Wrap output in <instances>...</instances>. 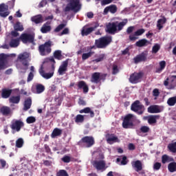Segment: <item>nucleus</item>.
<instances>
[{
    "label": "nucleus",
    "instance_id": "774afa93",
    "mask_svg": "<svg viewBox=\"0 0 176 176\" xmlns=\"http://www.w3.org/2000/svg\"><path fill=\"white\" fill-rule=\"evenodd\" d=\"M34 79V73L30 72L28 76L27 82H31Z\"/></svg>",
    "mask_w": 176,
    "mask_h": 176
},
{
    "label": "nucleus",
    "instance_id": "4d7b16f0",
    "mask_svg": "<svg viewBox=\"0 0 176 176\" xmlns=\"http://www.w3.org/2000/svg\"><path fill=\"white\" fill-rule=\"evenodd\" d=\"M149 130H151V129L149 128V126H142L140 128V131L141 133H149Z\"/></svg>",
    "mask_w": 176,
    "mask_h": 176
},
{
    "label": "nucleus",
    "instance_id": "2f4dec72",
    "mask_svg": "<svg viewBox=\"0 0 176 176\" xmlns=\"http://www.w3.org/2000/svg\"><path fill=\"white\" fill-rule=\"evenodd\" d=\"M80 113H89L90 118H94V111L90 107H85L79 111Z\"/></svg>",
    "mask_w": 176,
    "mask_h": 176
},
{
    "label": "nucleus",
    "instance_id": "f8f14e48",
    "mask_svg": "<svg viewBox=\"0 0 176 176\" xmlns=\"http://www.w3.org/2000/svg\"><path fill=\"white\" fill-rule=\"evenodd\" d=\"M19 39L23 42V43H34L35 36L34 34L23 33L21 34Z\"/></svg>",
    "mask_w": 176,
    "mask_h": 176
},
{
    "label": "nucleus",
    "instance_id": "7ed1b4c3",
    "mask_svg": "<svg viewBox=\"0 0 176 176\" xmlns=\"http://www.w3.org/2000/svg\"><path fill=\"white\" fill-rule=\"evenodd\" d=\"M80 9H82L80 0H70L64 10L65 12H74V13H78V12H80Z\"/></svg>",
    "mask_w": 176,
    "mask_h": 176
},
{
    "label": "nucleus",
    "instance_id": "20e7f679",
    "mask_svg": "<svg viewBox=\"0 0 176 176\" xmlns=\"http://www.w3.org/2000/svg\"><path fill=\"white\" fill-rule=\"evenodd\" d=\"M96 144L93 136H85L79 142L80 146H85V148H91Z\"/></svg>",
    "mask_w": 176,
    "mask_h": 176
},
{
    "label": "nucleus",
    "instance_id": "5fc2aeb1",
    "mask_svg": "<svg viewBox=\"0 0 176 176\" xmlns=\"http://www.w3.org/2000/svg\"><path fill=\"white\" fill-rule=\"evenodd\" d=\"M160 50V45L155 44L154 45V46H153L152 53H154L155 54H156V53H157V52H159Z\"/></svg>",
    "mask_w": 176,
    "mask_h": 176
},
{
    "label": "nucleus",
    "instance_id": "7c9ffc66",
    "mask_svg": "<svg viewBox=\"0 0 176 176\" xmlns=\"http://www.w3.org/2000/svg\"><path fill=\"white\" fill-rule=\"evenodd\" d=\"M171 162H174V158L173 157H170L166 154L162 156V164H166V163H171Z\"/></svg>",
    "mask_w": 176,
    "mask_h": 176
},
{
    "label": "nucleus",
    "instance_id": "a878e982",
    "mask_svg": "<svg viewBox=\"0 0 176 176\" xmlns=\"http://www.w3.org/2000/svg\"><path fill=\"white\" fill-rule=\"evenodd\" d=\"M0 112L3 116H9L12 114V109L8 106H3L0 108Z\"/></svg>",
    "mask_w": 176,
    "mask_h": 176
},
{
    "label": "nucleus",
    "instance_id": "c9c22d12",
    "mask_svg": "<svg viewBox=\"0 0 176 176\" xmlns=\"http://www.w3.org/2000/svg\"><path fill=\"white\" fill-rule=\"evenodd\" d=\"M54 58H56V60H63L64 58V56H63L61 50H56L54 52L53 54Z\"/></svg>",
    "mask_w": 176,
    "mask_h": 176
},
{
    "label": "nucleus",
    "instance_id": "de8ad7c7",
    "mask_svg": "<svg viewBox=\"0 0 176 176\" xmlns=\"http://www.w3.org/2000/svg\"><path fill=\"white\" fill-rule=\"evenodd\" d=\"M23 145H24V140L21 138H19L16 141V148H23Z\"/></svg>",
    "mask_w": 176,
    "mask_h": 176
},
{
    "label": "nucleus",
    "instance_id": "4c0bfd02",
    "mask_svg": "<svg viewBox=\"0 0 176 176\" xmlns=\"http://www.w3.org/2000/svg\"><path fill=\"white\" fill-rule=\"evenodd\" d=\"M20 100H21L20 96H13L9 98V102L10 104H19V102H20Z\"/></svg>",
    "mask_w": 176,
    "mask_h": 176
},
{
    "label": "nucleus",
    "instance_id": "393cba45",
    "mask_svg": "<svg viewBox=\"0 0 176 176\" xmlns=\"http://www.w3.org/2000/svg\"><path fill=\"white\" fill-rule=\"evenodd\" d=\"M150 43L151 42H149V41L146 40V38H142L135 43V46L137 47H145Z\"/></svg>",
    "mask_w": 176,
    "mask_h": 176
},
{
    "label": "nucleus",
    "instance_id": "8fccbe9b",
    "mask_svg": "<svg viewBox=\"0 0 176 176\" xmlns=\"http://www.w3.org/2000/svg\"><path fill=\"white\" fill-rule=\"evenodd\" d=\"M56 176H69V175H68V172H67V170L60 169L56 172Z\"/></svg>",
    "mask_w": 176,
    "mask_h": 176
},
{
    "label": "nucleus",
    "instance_id": "864d4df0",
    "mask_svg": "<svg viewBox=\"0 0 176 176\" xmlns=\"http://www.w3.org/2000/svg\"><path fill=\"white\" fill-rule=\"evenodd\" d=\"M153 168L155 171H159L160 168H162V163L160 162H155L153 166Z\"/></svg>",
    "mask_w": 176,
    "mask_h": 176
},
{
    "label": "nucleus",
    "instance_id": "2eb2a0df",
    "mask_svg": "<svg viewBox=\"0 0 176 176\" xmlns=\"http://www.w3.org/2000/svg\"><path fill=\"white\" fill-rule=\"evenodd\" d=\"M28 58H30V54L27 52L21 54L18 56V60L22 63L24 67H28V65H30L28 63Z\"/></svg>",
    "mask_w": 176,
    "mask_h": 176
},
{
    "label": "nucleus",
    "instance_id": "a211bd4d",
    "mask_svg": "<svg viewBox=\"0 0 176 176\" xmlns=\"http://www.w3.org/2000/svg\"><path fill=\"white\" fill-rule=\"evenodd\" d=\"M164 86H169L168 89L170 90L175 89V78H174V77L167 78L166 80H164Z\"/></svg>",
    "mask_w": 176,
    "mask_h": 176
},
{
    "label": "nucleus",
    "instance_id": "6e6552de",
    "mask_svg": "<svg viewBox=\"0 0 176 176\" xmlns=\"http://www.w3.org/2000/svg\"><path fill=\"white\" fill-rule=\"evenodd\" d=\"M10 129L12 130L13 134L15 132L19 133L22 127H24V122L21 120H13L10 125Z\"/></svg>",
    "mask_w": 176,
    "mask_h": 176
},
{
    "label": "nucleus",
    "instance_id": "bf43d9fd",
    "mask_svg": "<svg viewBox=\"0 0 176 176\" xmlns=\"http://www.w3.org/2000/svg\"><path fill=\"white\" fill-rule=\"evenodd\" d=\"M61 160L64 163H69V162H71V157L65 155L63 157H62Z\"/></svg>",
    "mask_w": 176,
    "mask_h": 176
},
{
    "label": "nucleus",
    "instance_id": "680f3d73",
    "mask_svg": "<svg viewBox=\"0 0 176 176\" xmlns=\"http://www.w3.org/2000/svg\"><path fill=\"white\" fill-rule=\"evenodd\" d=\"M112 1L113 0H102L101 5L102 6H105V5H109V3H112Z\"/></svg>",
    "mask_w": 176,
    "mask_h": 176
},
{
    "label": "nucleus",
    "instance_id": "f704fd0d",
    "mask_svg": "<svg viewBox=\"0 0 176 176\" xmlns=\"http://www.w3.org/2000/svg\"><path fill=\"white\" fill-rule=\"evenodd\" d=\"M160 64V67L156 68L155 69V74H161L163 71V69H164V68H166V62L164 60H162L159 63Z\"/></svg>",
    "mask_w": 176,
    "mask_h": 176
},
{
    "label": "nucleus",
    "instance_id": "49530a36",
    "mask_svg": "<svg viewBox=\"0 0 176 176\" xmlns=\"http://www.w3.org/2000/svg\"><path fill=\"white\" fill-rule=\"evenodd\" d=\"M168 148L173 153H176V142L174 143H170L168 145Z\"/></svg>",
    "mask_w": 176,
    "mask_h": 176
},
{
    "label": "nucleus",
    "instance_id": "423d86ee",
    "mask_svg": "<svg viewBox=\"0 0 176 176\" xmlns=\"http://www.w3.org/2000/svg\"><path fill=\"white\" fill-rule=\"evenodd\" d=\"M38 52L41 56H46L52 53V41H48L44 44L38 46Z\"/></svg>",
    "mask_w": 176,
    "mask_h": 176
},
{
    "label": "nucleus",
    "instance_id": "72a5a7b5",
    "mask_svg": "<svg viewBox=\"0 0 176 176\" xmlns=\"http://www.w3.org/2000/svg\"><path fill=\"white\" fill-rule=\"evenodd\" d=\"M31 105H32V100L28 98L24 102L23 111H28L31 108Z\"/></svg>",
    "mask_w": 176,
    "mask_h": 176
},
{
    "label": "nucleus",
    "instance_id": "0e129e2a",
    "mask_svg": "<svg viewBox=\"0 0 176 176\" xmlns=\"http://www.w3.org/2000/svg\"><path fill=\"white\" fill-rule=\"evenodd\" d=\"M134 28H135V27H134V26L128 27L126 29V34L128 35H130V34H131V32H133V31H134Z\"/></svg>",
    "mask_w": 176,
    "mask_h": 176
},
{
    "label": "nucleus",
    "instance_id": "6ab92c4d",
    "mask_svg": "<svg viewBox=\"0 0 176 176\" xmlns=\"http://www.w3.org/2000/svg\"><path fill=\"white\" fill-rule=\"evenodd\" d=\"M145 32V29H139L136 32H134L133 35H129V41L131 42H134L135 41H137L138 39V37L137 36H141L142 34Z\"/></svg>",
    "mask_w": 176,
    "mask_h": 176
},
{
    "label": "nucleus",
    "instance_id": "c85d7f7f",
    "mask_svg": "<svg viewBox=\"0 0 176 176\" xmlns=\"http://www.w3.org/2000/svg\"><path fill=\"white\" fill-rule=\"evenodd\" d=\"M12 91H13L12 89H9L6 88L3 89L1 91L2 98H9L12 95Z\"/></svg>",
    "mask_w": 176,
    "mask_h": 176
},
{
    "label": "nucleus",
    "instance_id": "aec40b11",
    "mask_svg": "<svg viewBox=\"0 0 176 176\" xmlns=\"http://www.w3.org/2000/svg\"><path fill=\"white\" fill-rule=\"evenodd\" d=\"M160 118L159 115H154V116H144L143 118L144 120H147L148 124H155L157 122V119Z\"/></svg>",
    "mask_w": 176,
    "mask_h": 176
},
{
    "label": "nucleus",
    "instance_id": "f03ea898",
    "mask_svg": "<svg viewBox=\"0 0 176 176\" xmlns=\"http://www.w3.org/2000/svg\"><path fill=\"white\" fill-rule=\"evenodd\" d=\"M112 43V37L111 36H104L95 40V46L97 49H105Z\"/></svg>",
    "mask_w": 176,
    "mask_h": 176
},
{
    "label": "nucleus",
    "instance_id": "9b49d317",
    "mask_svg": "<svg viewBox=\"0 0 176 176\" xmlns=\"http://www.w3.org/2000/svg\"><path fill=\"white\" fill-rule=\"evenodd\" d=\"M98 27H100V23H95L94 27L91 28H87V25H85L81 30L82 36H87V35H90V34L92 33L93 31H95L96 28H98Z\"/></svg>",
    "mask_w": 176,
    "mask_h": 176
},
{
    "label": "nucleus",
    "instance_id": "c756f323",
    "mask_svg": "<svg viewBox=\"0 0 176 176\" xmlns=\"http://www.w3.org/2000/svg\"><path fill=\"white\" fill-rule=\"evenodd\" d=\"M31 20L35 24H41V23H43V17H42V14H38L31 18Z\"/></svg>",
    "mask_w": 176,
    "mask_h": 176
},
{
    "label": "nucleus",
    "instance_id": "3c124183",
    "mask_svg": "<svg viewBox=\"0 0 176 176\" xmlns=\"http://www.w3.org/2000/svg\"><path fill=\"white\" fill-rule=\"evenodd\" d=\"M109 12L110 13H112V14H115L116 12H118V7L116 5H111L109 6Z\"/></svg>",
    "mask_w": 176,
    "mask_h": 176
},
{
    "label": "nucleus",
    "instance_id": "b1692460",
    "mask_svg": "<svg viewBox=\"0 0 176 176\" xmlns=\"http://www.w3.org/2000/svg\"><path fill=\"white\" fill-rule=\"evenodd\" d=\"M78 87L80 90L82 89L83 93H89V86L86 84V82L81 80L78 82Z\"/></svg>",
    "mask_w": 176,
    "mask_h": 176
},
{
    "label": "nucleus",
    "instance_id": "1a4fd4ad",
    "mask_svg": "<svg viewBox=\"0 0 176 176\" xmlns=\"http://www.w3.org/2000/svg\"><path fill=\"white\" fill-rule=\"evenodd\" d=\"M131 110L135 112L138 115H142L144 113V106L141 104L140 100H135L131 106Z\"/></svg>",
    "mask_w": 176,
    "mask_h": 176
},
{
    "label": "nucleus",
    "instance_id": "09e8293b",
    "mask_svg": "<svg viewBox=\"0 0 176 176\" xmlns=\"http://www.w3.org/2000/svg\"><path fill=\"white\" fill-rule=\"evenodd\" d=\"M65 27H67V24L65 23H60V25H58L55 29H54V32H60V31H61V30H64V28H65Z\"/></svg>",
    "mask_w": 176,
    "mask_h": 176
},
{
    "label": "nucleus",
    "instance_id": "4be33fe9",
    "mask_svg": "<svg viewBox=\"0 0 176 176\" xmlns=\"http://www.w3.org/2000/svg\"><path fill=\"white\" fill-rule=\"evenodd\" d=\"M50 21H47L43 25L41 28V32L42 34H47V32H50V31H52V26H50Z\"/></svg>",
    "mask_w": 176,
    "mask_h": 176
},
{
    "label": "nucleus",
    "instance_id": "e2e57ef3",
    "mask_svg": "<svg viewBox=\"0 0 176 176\" xmlns=\"http://www.w3.org/2000/svg\"><path fill=\"white\" fill-rule=\"evenodd\" d=\"M44 149H45L46 153H50V155H52V149H50V147L49 146V145L45 144Z\"/></svg>",
    "mask_w": 176,
    "mask_h": 176
},
{
    "label": "nucleus",
    "instance_id": "c03bdc74",
    "mask_svg": "<svg viewBox=\"0 0 176 176\" xmlns=\"http://www.w3.org/2000/svg\"><path fill=\"white\" fill-rule=\"evenodd\" d=\"M167 104L169 107H174L176 104V96L169 98L167 100Z\"/></svg>",
    "mask_w": 176,
    "mask_h": 176
},
{
    "label": "nucleus",
    "instance_id": "ea45409f",
    "mask_svg": "<svg viewBox=\"0 0 176 176\" xmlns=\"http://www.w3.org/2000/svg\"><path fill=\"white\" fill-rule=\"evenodd\" d=\"M166 21H167V19H166V17H163L162 19H158L157 22V27L158 30H162V28H163L162 24H166Z\"/></svg>",
    "mask_w": 176,
    "mask_h": 176
},
{
    "label": "nucleus",
    "instance_id": "9d476101",
    "mask_svg": "<svg viewBox=\"0 0 176 176\" xmlns=\"http://www.w3.org/2000/svg\"><path fill=\"white\" fill-rule=\"evenodd\" d=\"M133 118H134L133 114H128L125 116L122 122L123 129H133V126H134Z\"/></svg>",
    "mask_w": 176,
    "mask_h": 176
},
{
    "label": "nucleus",
    "instance_id": "ddd939ff",
    "mask_svg": "<svg viewBox=\"0 0 176 176\" xmlns=\"http://www.w3.org/2000/svg\"><path fill=\"white\" fill-rule=\"evenodd\" d=\"M55 69H56V66H54V65H52L50 72L45 73V70H43V67L41 66V67L39 69V74L41 76L44 78V79H50V78H52V76L54 75Z\"/></svg>",
    "mask_w": 176,
    "mask_h": 176
},
{
    "label": "nucleus",
    "instance_id": "6e6d98bb",
    "mask_svg": "<svg viewBox=\"0 0 176 176\" xmlns=\"http://www.w3.org/2000/svg\"><path fill=\"white\" fill-rule=\"evenodd\" d=\"M16 1H10L6 6H8V10L9 9H13L14 8V3Z\"/></svg>",
    "mask_w": 176,
    "mask_h": 176
},
{
    "label": "nucleus",
    "instance_id": "dca6fc26",
    "mask_svg": "<svg viewBox=\"0 0 176 176\" xmlns=\"http://www.w3.org/2000/svg\"><path fill=\"white\" fill-rule=\"evenodd\" d=\"M135 64H138V63H142L148 60V53L142 52L141 54L137 55L134 58Z\"/></svg>",
    "mask_w": 176,
    "mask_h": 176
},
{
    "label": "nucleus",
    "instance_id": "473e14b6",
    "mask_svg": "<svg viewBox=\"0 0 176 176\" xmlns=\"http://www.w3.org/2000/svg\"><path fill=\"white\" fill-rule=\"evenodd\" d=\"M63 134V130L58 129V128H55L52 134L51 137L52 138H56V137H60Z\"/></svg>",
    "mask_w": 176,
    "mask_h": 176
},
{
    "label": "nucleus",
    "instance_id": "4468645a",
    "mask_svg": "<svg viewBox=\"0 0 176 176\" xmlns=\"http://www.w3.org/2000/svg\"><path fill=\"white\" fill-rule=\"evenodd\" d=\"M68 63H69V59H66L62 62L58 69V75L63 76L68 71Z\"/></svg>",
    "mask_w": 176,
    "mask_h": 176
},
{
    "label": "nucleus",
    "instance_id": "bb28decb",
    "mask_svg": "<svg viewBox=\"0 0 176 176\" xmlns=\"http://www.w3.org/2000/svg\"><path fill=\"white\" fill-rule=\"evenodd\" d=\"M147 111L148 113H160L162 111H160V109L159 108V106L157 105H151L149 107H148Z\"/></svg>",
    "mask_w": 176,
    "mask_h": 176
},
{
    "label": "nucleus",
    "instance_id": "13d9d810",
    "mask_svg": "<svg viewBox=\"0 0 176 176\" xmlns=\"http://www.w3.org/2000/svg\"><path fill=\"white\" fill-rule=\"evenodd\" d=\"M54 56H50V58L46 59V62L47 63H52V65H54L55 67V64H56V60H54Z\"/></svg>",
    "mask_w": 176,
    "mask_h": 176
},
{
    "label": "nucleus",
    "instance_id": "a19ab883",
    "mask_svg": "<svg viewBox=\"0 0 176 176\" xmlns=\"http://www.w3.org/2000/svg\"><path fill=\"white\" fill-rule=\"evenodd\" d=\"M14 30L15 31H24V28L21 25V23L19 21H17L14 25Z\"/></svg>",
    "mask_w": 176,
    "mask_h": 176
},
{
    "label": "nucleus",
    "instance_id": "5701e85b",
    "mask_svg": "<svg viewBox=\"0 0 176 176\" xmlns=\"http://www.w3.org/2000/svg\"><path fill=\"white\" fill-rule=\"evenodd\" d=\"M106 140L108 142V144H111V142H119V138L117 136H115V134L111 133H107L106 135Z\"/></svg>",
    "mask_w": 176,
    "mask_h": 176
},
{
    "label": "nucleus",
    "instance_id": "37998d69",
    "mask_svg": "<svg viewBox=\"0 0 176 176\" xmlns=\"http://www.w3.org/2000/svg\"><path fill=\"white\" fill-rule=\"evenodd\" d=\"M36 90L37 94H41V93H43V91H45V86H43V85L41 84H38L36 86Z\"/></svg>",
    "mask_w": 176,
    "mask_h": 176
},
{
    "label": "nucleus",
    "instance_id": "f257e3e1",
    "mask_svg": "<svg viewBox=\"0 0 176 176\" xmlns=\"http://www.w3.org/2000/svg\"><path fill=\"white\" fill-rule=\"evenodd\" d=\"M126 24H127V19H125L124 21L120 23L118 21L109 23V24L107 25V32L111 35H115L116 32L122 31Z\"/></svg>",
    "mask_w": 176,
    "mask_h": 176
},
{
    "label": "nucleus",
    "instance_id": "39448f33",
    "mask_svg": "<svg viewBox=\"0 0 176 176\" xmlns=\"http://www.w3.org/2000/svg\"><path fill=\"white\" fill-rule=\"evenodd\" d=\"M107 76H108L107 74L94 72L91 75V83H95L96 85L98 83H101V81L105 82V80L107 79Z\"/></svg>",
    "mask_w": 176,
    "mask_h": 176
},
{
    "label": "nucleus",
    "instance_id": "338daca9",
    "mask_svg": "<svg viewBox=\"0 0 176 176\" xmlns=\"http://www.w3.org/2000/svg\"><path fill=\"white\" fill-rule=\"evenodd\" d=\"M104 57H105L104 54L100 55V56L98 58L95 59L96 63H100V61H103Z\"/></svg>",
    "mask_w": 176,
    "mask_h": 176
},
{
    "label": "nucleus",
    "instance_id": "603ef678",
    "mask_svg": "<svg viewBox=\"0 0 176 176\" xmlns=\"http://www.w3.org/2000/svg\"><path fill=\"white\" fill-rule=\"evenodd\" d=\"M36 122V118H35V117L34 116L28 117V118L26 119V122L28 124H31L32 123H35Z\"/></svg>",
    "mask_w": 176,
    "mask_h": 176
},
{
    "label": "nucleus",
    "instance_id": "052dcab7",
    "mask_svg": "<svg viewBox=\"0 0 176 176\" xmlns=\"http://www.w3.org/2000/svg\"><path fill=\"white\" fill-rule=\"evenodd\" d=\"M6 10H8V6H6L5 3L0 4V13H2V12H6Z\"/></svg>",
    "mask_w": 176,
    "mask_h": 176
},
{
    "label": "nucleus",
    "instance_id": "58836bf2",
    "mask_svg": "<svg viewBox=\"0 0 176 176\" xmlns=\"http://www.w3.org/2000/svg\"><path fill=\"white\" fill-rule=\"evenodd\" d=\"M20 45V38H12L10 42V47H17Z\"/></svg>",
    "mask_w": 176,
    "mask_h": 176
},
{
    "label": "nucleus",
    "instance_id": "cd10ccee",
    "mask_svg": "<svg viewBox=\"0 0 176 176\" xmlns=\"http://www.w3.org/2000/svg\"><path fill=\"white\" fill-rule=\"evenodd\" d=\"M5 61H6V55L5 54H0V71L6 68Z\"/></svg>",
    "mask_w": 176,
    "mask_h": 176
},
{
    "label": "nucleus",
    "instance_id": "0eeeda50",
    "mask_svg": "<svg viewBox=\"0 0 176 176\" xmlns=\"http://www.w3.org/2000/svg\"><path fill=\"white\" fill-rule=\"evenodd\" d=\"M144 78V72H134L130 75L129 82L130 83H133V85H137V83H140L141 82V79Z\"/></svg>",
    "mask_w": 176,
    "mask_h": 176
},
{
    "label": "nucleus",
    "instance_id": "a18cd8bd",
    "mask_svg": "<svg viewBox=\"0 0 176 176\" xmlns=\"http://www.w3.org/2000/svg\"><path fill=\"white\" fill-rule=\"evenodd\" d=\"M76 123H83L85 122V116L80 114H78L75 118Z\"/></svg>",
    "mask_w": 176,
    "mask_h": 176
},
{
    "label": "nucleus",
    "instance_id": "f3484780",
    "mask_svg": "<svg viewBox=\"0 0 176 176\" xmlns=\"http://www.w3.org/2000/svg\"><path fill=\"white\" fill-rule=\"evenodd\" d=\"M93 166L98 171H100L101 170H104L107 168V167H105V166H107V164H105V161H104V160L94 161Z\"/></svg>",
    "mask_w": 176,
    "mask_h": 176
},
{
    "label": "nucleus",
    "instance_id": "e433bc0d",
    "mask_svg": "<svg viewBox=\"0 0 176 176\" xmlns=\"http://www.w3.org/2000/svg\"><path fill=\"white\" fill-rule=\"evenodd\" d=\"M168 170L169 173H175L176 172V162H171L168 164Z\"/></svg>",
    "mask_w": 176,
    "mask_h": 176
},
{
    "label": "nucleus",
    "instance_id": "412c9836",
    "mask_svg": "<svg viewBox=\"0 0 176 176\" xmlns=\"http://www.w3.org/2000/svg\"><path fill=\"white\" fill-rule=\"evenodd\" d=\"M131 166L137 173L142 170V162L140 160L133 161Z\"/></svg>",
    "mask_w": 176,
    "mask_h": 176
},
{
    "label": "nucleus",
    "instance_id": "79ce46f5",
    "mask_svg": "<svg viewBox=\"0 0 176 176\" xmlns=\"http://www.w3.org/2000/svg\"><path fill=\"white\" fill-rule=\"evenodd\" d=\"M94 54V51H89L88 53H84L82 55V60L85 61V60H87V58H90Z\"/></svg>",
    "mask_w": 176,
    "mask_h": 176
},
{
    "label": "nucleus",
    "instance_id": "69168bd1",
    "mask_svg": "<svg viewBox=\"0 0 176 176\" xmlns=\"http://www.w3.org/2000/svg\"><path fill=\"white\" fill-rule=\"evenodd\" d=\"M118 72H119V69L118 68V65H113V72H112L113 75H116V74H118Z\"/></svg>",
    "mask_w": 176,
    "mask_h": 176
}]
</instances>
